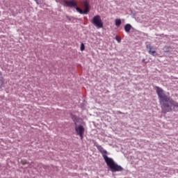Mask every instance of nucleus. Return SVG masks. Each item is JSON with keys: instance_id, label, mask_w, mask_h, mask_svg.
Listing matches in <instances>:
<instances>
[{"instance_id": "obj_6", "label": "nucleus", "mask_w": 178, "mask_h": 178, "mask_svg": "<svg viewBox=\"0 0 178 178\" xmlns=\"http://www.w3.org/2000/svg\"><path fill=\"white\" fill-rule=\"evenodd\" d=\"M146 48L150 55H152L153 56H155V55H156V51L154 49V47L151 46V44H147L146 46Z\"/></svg>"}, {"instance_id": "obj_14", "label": "nucleus", "mask_w": 178, "mask_h": 178, "mask_svg": "<svg viewBox=\"0 0 178 178\" xmlns=\"http://www.w3.org/2000/svg\"><path fill=\"white\" fill-rule=\"evenodd\" d=\"M115 40H116V41H118V42H119V43L122 42V38H119L118 36H116V37H115Z\"/></svg>"}, {"instance_id": "obj_5", "label": "nucleus", "mask_w": 178, "mask_h": 178, "mask_svg": "<svg viewBox=\"0 0 178 178\" xmlns=\"http://www.w3.org/2000/svg\"><path fill=\"white\" fill-rule=\"evenodd\" d=\"M64 3L66 6H69L70 8H76L77 6V2L74 0L68 1L65 0L64 1Z\"/></svg>"}, {"instance_id": "obj_1", "label": "nucleus", "mask_w": 178, "mask_h": 178, "mask_svg": "<svg viewBox=\"0 0 178 178\" xmlns=\"http://www.w3.org/2000/svg\"><path fill=\"white\" fill-rule=\"evenodd\" d=\"M156 92L161 108V113H168L173 111L172 108H178V103L170 99V94L165 92L163 89L156 86Z\"/></svg>"}, {"instance_id": "obj_15", "label": "nucleus", "mask_w": 178, "mask_h": 178, "mask_svg": "<svg viewBox=\"0 0 178 178\" xmlns=\"http://www.w3.org/2000/svg\"><path fill=\"white\" fill-rule=\"evenodd\" d=\"M118 113H120V115H122L123 113H122V111H118Z\"/></svg>"}, {"instance_id": "obj_7", "label": "nucleus", "mask_w": 178, "mask_h": 178, "mask_svg": "<svg viewBox=\"0 0 178 178\" xmlns=\"http://www.w3.org/2000/svg\"><path fill=\"white\" fill-rule=\"evenodd\" d=\"M83 8H85L84 9V13H86V15H87V13H88V12H90V3H88V1H83Z\"/></svg>"}, {"instance_id": "obj_10", "label": "nucleus", "mask_w": 178, "mask_h": 178, "mask_svg": "<svg viewBox=\"0 0 178 178\" xmlns=\"http://www.w3.org/2000/svg\"><path fill=\"white\" fill-rule=\"evenodd\" d=\"M115 26H117V27H119V26L122 24V20L120 19H116L115 21Z\"/></svg>"}, {"instance_id": "obj_4", "label": "nucleus", "mask_w": 178, "mask_h": 178, "mask_svg": "<svg viewBox=\"0 0 178 178\" xmlns=\"http://www.w3.org/2000/svg\"><path fill=\"white\" fill-rule=\"evenodd\" d=\"M74 124L76 125L74 129L77 136L81 137V140H83L84 138V127L83 125L77 126V122H75Z\"/></svg>"}, {"instance_id": "obj_13", "label": "nucleus", "mask_w": 178, "mask_h": 178, "mask_svg": "<svg viewBox=\"0 0 178 178\" xmlns=\"http://www.w3.org/2000/svg\"><path fill=\"white\" fill-rule=\"evenodd\" d=\"M22 165H27L29 163L27 162V160H22L21 161Z\"/></svg>"}, {"instance_id": "obj_9", "label": "nucleus", "mask_w": 178, "mask_h": 178, "mask_svg": "<svg viewBox=\"0 0 178 178\" xmlns=\"http://www.w3.org/2000/svg\"><path fill=\"white\" fill-rule=\"evenodd\" d=\"M3 84H5V79L2 76V73H0V87H3Z\"/></svg>"}, {"instance_id": "obj_11", "label": "nucleus", "mask_w": 178, "mask_h": 178, "mask_svg": "<svg viewBox=\"0 0 178 178\" xmlns=\"http://www.w3.org/2000/svg\"><path fill=\"white\" fill-rule=\"evenodd\" d=\"M75 8H76V10H77V12H79L80 15H86V13H84V10H82L81 8H80L79 7H75Z\"/></svg>"}, {"instance_id": "obj_12", "label": "nucleus", "mask_w": 178, "mask_h": 178, "mask_svg": "<svg viewBox=\"0 0 178 178\" xmlns=\"http://www.w3.org/2000/svg\"><path fill=\"white\" fill-rule=\"evenodd\" d=\"M86 49V46H84V43L81 44V51H84Z\"/></svg>"}, {"instance_id": "obj_16", "label": "nucleus", "mask_w": 178, "mask_h": 178, "mask_svg": "<svg viewBox=\"0 0 178 178\" xmlns=\"http://www.w3.org/2000/svg\"><path fill=\"white\" fill-rule=\"evenodd\" d=\"M35 2H36V3L38 5V0H34Z\"/></svg>"}, {"instance_id": "obj_3", "label": "nucleus", "mask_w": 178, "mask_h": 178, "mask_svg": "<svg viewBox=\"0 0 178 178\" xmlns=\"http://www.w3.org/2000/svg\"><path fill=\"white\" fill-rule=\"evenodd\" d=\"M91 23L97 27V29H102L104 27V22H102V19L99 15H95L93 17L92 19L91 20Z\"/></svg>"}, {"instance_id": "obj_8", "label": "nucleus", "mask_w": 178, "mask_h": 178, "mask_svg": "<svg viewBox=\"0 0 178 178\" xmlns=\"http://www.w3.org/2000/svg\"><path fill=\"white\" fill-rule=\"evenodd\" d=\"M130 30H131V25L130 24H127L124 26V31L126 33H130Z\"/></svg>"}, {"instance_id": "obj_2", "label": "nucleus", "mask_w": 178, "mask_h": 178, "mask_svg": "<svg viewBox=\"0 0 178 178\" xmlns=\"http://www.w3.org/2000/svg\"><path fill=\"white\" fill-rule=\"evenodd\" d=\"M97 149L99 151V152L102 154L107 166L110 168L111 172H122L123 170V168L119 165H118L113 159L111 158L108 157L106 155L108 154V152L102 147V146L99 145L97 146Z\"/></svg>"}]
</instances>
